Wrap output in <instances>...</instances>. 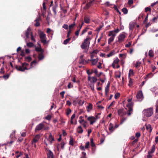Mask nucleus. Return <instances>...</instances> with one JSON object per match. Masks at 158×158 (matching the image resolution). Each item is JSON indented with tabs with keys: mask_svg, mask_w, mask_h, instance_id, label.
Instances as JSON below:
<instances>
[{
	"mask_svg": "<svg viewBox=\"0 0 158 158\" xmlns=\"http://www.w3.org/2000/svg\"><path fill=\"white\" fill-rule=\"evenodd\" d=\"M40 38H46V35L44 32L41 31L40 34Z\"/></svg>",
	"mask_w": 158,
	"mask_h": 158,
	"instance_id": "c756f323",
	"label": "nucleus"
},
{
	"mask_svg": "<svg viewBox=\"0 0 158 158\" xmlns=\"http://www.w3.org/2000/svg\"><path fill=\"white\" fill-rule=\"evenodd\" d=\"M135 26V24L134 23H130L129 27V29L131 31H133Z\"/></svg>",
	"mask_w": 158,
	"mask_h": 158,
	"instance_id": "bb28decb",
	"label": "nucleus"
},
{
	"mask_svg": "<svg viewBox=\"0 0 158 158\" xmlns=\"http://www.w3.org/2000/svg\"><path fill=\"white\" fill-rule=\"evenodd\" d=\"M144 115L147 117L151 116L153 113V109L151 107L144 109L143 111Z\"/></svg>",
	"mask_w": 158,
	"mask_h": 158,
	"instance_id": "39448f33",
	"label": "nucleus"
},
{
	"mask_svg": "<svg viewBox=\"0 0 158 158\" xmlns=\"http://www.w3.org/2000/svg\"><path fill=\"white\" fill-rule=\"evenodd\" d=\"M85 101L83 99H80L78 101V103L80 105H82L84 103Z\"/></svg>",
	"mask_w": 158,
	"mask_h": 158,
	"instance_id": "a19ab883",
	"label": "nucleus"
},
{
	"mask_svg": "<svg viewBox=\"0 0 158 158\" xmlns=\"http://www.w3.org/2000/svg\"><path fill=\"white\" fill-rule=\"evenodd\" d=\"M89 28L87 27L85 28L82 31L81 33V35H83L88 30Z\"/></svg>",
	"mask_w": 158,
	"mask_h": 158,
	"instance_id": "37998d69",
	"label": "nucleus"
},
{
	"mask_svg": "<svg viewBox=\"0 0 158 158\" xmlns=\"http://www.w3.org/2000/svg\"><path fill=\"white\" fill-rule=\"evenodd\" d=\"M119 61V60L117 58L116 60L114 61L113 63L114 64H117L118 63Z\"/></svg>",
	"mask_w": 158,
	"mask_h": 158,
	"instance_id": "680f3d73",
	"label": "nucleus"
},
{
	"mask_svg": "<svg viewBox=\"0 0 158 158\" xmlns=\"http://www.w3.org/2000/svg\"><path fill=\"white\" fill-rule=\"evenodd\" d=\"M141 136V134L140 132H138L135 134V136L136 137V138H138L140 137Z\"/></svg>",
	"mask_w": 158,
	"mask_h": 158,
	"instance_id": "4d7b16f0",
	"label": "nucleus"
},
{
	"mask_svg": "<svg viewBox=\"0 0 158 158\" xmlns=\"http://www.w3.org/2000/svg\"><path fill=\"white\" fill-rule=\"evenodd\" d=\"M129 83L128 84V85L130 86H131L133 85V79L129 77Z\"/></svg>",
	"mask_w": 158,
	"mask_h": 158,
	"instance_id": "49530a36",
	"label": "nucleus"
},
{
	"mask_svg": "<svg viewBox=\"0 0 158 158\" xmlns=\"http://www.w3.org/2000/svg\"><path fill=\"white\" fill-rule=\"evenodd\" d=\"M134 74V72L133 70L131 69H130L129 71V73L128 74V77L129 78L130 77V76L131 75L133 76Z\"/></svg>",
	"mask_w": 158,
	"mask_h": 158,
	"instance_id": "58836bf2",
	"label": "nucleus"
},
{
	"mask_svg": "<svg viewBox=\"0 0 158 158\" xmlns=\"http://www.w3.org/2000/svg\"><path fill=\"white\" fill-rule=\"evenodd\" d=\"M91 80L92 81V82L93 83H95L96 82V81H97V79L96 77H91Z\"/></svg>",
	"mask_w": 158,
	"mask_h": 158,
	"instance_id": "c03bdc74",
	"label": "nucleus"
},
{
	"mask_svg": "<svg viewBox=\"0 0 158 158\" xmlns=\"http://www.w3.org/2000/svg\"><path fill=\"white\" fill-rule=\"evenodd\" d=\"M146 128L148 132L151 133L152 130V128L150 124L146 125Z\"/></svg>",
	"mask_w": 158,
	"mask_h": 158,
	"instance_id": "aec40b11",
	"label": "nucleus"
},
{
	"mask_svg": "<svg viewBox=\"0 0 158 158\" xmlns=\"http://www.w3.org/2000/svg\"><path fill=\"white\" fill-rule=\"evenodd\" d=\"M125 37L126 36L123 33L120 34L118 37V42L119 43H122Z\"/></svg>",
	"mask_w": 158,
	"mask_h": 158,
	"instance_id": "1a4fd4ad",
	"label": "nucleus"
},
{
	"mask_svg": "<svg viewBox=\"0 0 158 158\" xmlns=\"http://www.w3.org/2000/svg\"><path fill=\"white\" fill-rule=\"evenodd\" d=\"M141 64V63L140 62H136L135 66V67L137 68L138 66H140Z\"/></svg>",
	"mask_w": 158,
	"mask_h": 158,
	"instance_id": "69168bd1",
	"label": "nucleus"
},
{
	"mask_svg": "<svg viewBox=\"0 0 158 158\" xmlns=\"http://www.w3.org/2000/svg\"><path fill=\"white\" fill-rule=\"evenodd\" d=\"M35 49V50L37 52H44V50L41 47H36Z\"/></svg>",
	"mask_w": 158,
	"mask_h": 158,
	"instance_id": "c85d7f7f",
	"label": "nucleus"
},
{
	"mask_svg": "<svg viewBox=\"0 0 158 158\" xmlns=\"http://www.w3.org/2000/svg\"><path fill=\"white\" fill-rule=\"evenodd\" d=\"M44 58V56L43 54V52H41L39 54L38 56L39 60H41L43 59Z\"/></svg>",
	"mask_w": 158,
	"mask_h": 158,
	"instance_id": "cd10ccee",
	"label": "nucleus"
},
{
	"mask_svg": "<svg viewBox=\"0 0 158 158\" xmlns=\"http://www.w3.org/2000/svg\"><path fill=\"white\" fill-rule=\"evenodd\" d=\"M75 22H74L73 24L70 25L69 26V30H71V29L73 28L75 26Z\"/></svg>",
	"mask_w": 158,
	"mask_h": 158,
	"instance_id": "09e8293b",
	"label": "nucleus"
},
{
	"mask_svg": "<svg viewBox=\"0 0 158 158\" xmlns=\"http://www.w3.org/2000/svg\"><path fill=\"white\" fill-rule=\"evenodd\" d=\"M74 140L73 137L70 136L69 144L72 146H73L74 145Z\"/></svg>",
	"mask_w": 158,
	"mask_h": 158,
	"instance_id": "4be33fe9",
	"label": "nucleus"
},
{
	"mask_svg": "<svg viewBox=\"0 0 158 158\" xmlns=\"http://www.w3.org/2000/svg\"><path fill=\"white\" fill-rule=\"evenodd\" d=\"M87 73L89 75H91L93 73V72L92 70L90 72L89 70H88L87 71Z\"/></svg>",
	"mask_w": 158,
	"mask_h": 158,
	"instance_id": "338daca9",
	"label": "nucleus"
},
{
	"mask_svg": "<svg viewBox=\"0 0 158 158\" xmlns=\"http://www.w3.org/2000/svg\"><path fill=\"white\" fill-rule=\"evenodd\" d=\"M93 4L91 2H89L87 3L84 7V9L85 10H88Z\"/></svg>",
	"mask_w": 158,
	"mask_h": 158,
	"instance_id": "412c9836",
	"label": "nucleus"
},
{
	"mask_svg": "<svg viewBox=\"0 0 158 158\" xmlns=\"http://www.w3.org/2000/svg\"><path fill=\"white\" fill-rule=\"evenodd\" d=\"M87 111L88 112H89L93 108V105L92 104L89 103L88 106L87 107Z\"/></svg>",
	"mask_w": 158,
	"mask_h": 158,
	"instance_id": "b1692460",
	"label": "nucleus"
},
{
	"mask_svg": "<svg viewBox=\"0 0 158 158\" xmlns=\"http://www.w3.org/2000/svg\"><path fill=\"white\" fill-rule=\"evenodd\" d=\"M79 63L80 64H86L88 63V62H87V61L83 59H81L79 60Z\"/></svg>",
	"mask_w": 158,
	"mask_h": 158,
	"instance_id": "393cba45",
	"label": "nucleus"
},
{
	"mask_svg": "<svg viewBox=\"0 0 158 158\" xmlns=\"http://www.w3.org/2000/svg\"><path fill=\"white\" fill-rule=\"evenodd\" d=\"M118 114L121 116H122L126 114V112L124 111V110L123 108L118 110Z\"/></svg>",
	"mask_w": 158,
	"mask_h": 158,
	"instance_id": "9b49d317",
	"label": "nucleus"
},
{
	"mask_svg": "<svg viewBox=\"0 0 158 158\" xmlns=\"http://www.w3.org/2000/svg\"><path fill=\"white\" fill-rule=\"evenodd\" d=\"M40 135L37 134L35 135L34 138L31 140L32 145L34 146L35 148H36V143H37L40 138Z\"/></svg>",
	"mask_w": 158,
	"mask_h": 158,
	"instance_id": "423d86ee",
	"label": "nucleus"
},
{
	"mask_svg": "<svg viewBox=\"0 0 158 158\" xmlns=\"http://www.w3.org/2000/svg\"><path fill=\"white\" fill-rule=\"evenodd\" d=\"M33 45V44L32 42H29L27 44V45L29 47H31Z\"/></svg>",
	"mask_w": 158,
	"mask_h": 158,
	"instance_id": "603ef678",
	"label": "nucleus"
},
{
	"mask_svg": "<svg viewBox=\"0 0 158 158\" xmlns=\"http://www.w3.org/2000/svg\"><path fill=\"white\" fill-rule=\"evenodd\" d=\"M75 114H73L72 115L71 117V121H70V123L72 124H73L74 123L73 121V119L75 118Z\"/></svg>",
	"mask_w": 158,
	"mask_h": 158,
	"instance_id": "e433bc0d",
	"label": "nucleus"
},
{
	"mask_svg": "<svg viewBox=\"0 0 158 158\" xmlns=\"http://www.w3.org/2000/svg\"><path fill=\"white\" fill-rule=\"evenodd\" d=\"M122 11L125 15L127 14L128 12V10L126 8H124L122 9Z\"/></svg>",
	"mask_w": 158,
	"mask_h": 158,
	"instance_id": "ea45409f",
	"label": "nucleus"
},
{
	"mask_svg": "<svg viewBox=\"0 0 158 158\" xmlns=\"http://www.w3.org/2000/svg\"><path fill=\"white\" fill-rule=\"evenodd\" d=\"M157 18H156L154 17L152 19V21L153 22V23H155V22H156L157 21Z\"/></svg>",
	"mask_w": 158,
	"mask_h": 158,
	"instance_id": "0e129e2a",
	"label": "nucleus"
},
{
	"mask_svg": "<svg viewBox=\"0 0 158 158\" xmlns=\"http://www.w3.org/2000/svg\"><path fill=\"white\" fill-rule=\"evenodd\" d=\"M71 37L68 38V39H66L64 41L63 44L65 45L67 44L71 40Z\"/></svg>",
	"mask_w": 158,
	"mask_h": 158,
	"instance_id": "4c0bfd02",
	"label": "nucleus"
},
{
	"mask_svg": "<svg viewBox=\"0 0 158 158\" xmlns=\"http://www.w3.org/2000/svg\"><path fill=\"white\" fill-rule=\"evenodd\" d=\"M71 110L69 108H67L66 110V114L68 115L71 112Z\"/></svg>",
	"mask_w": 158,
	"mask_h": 158,
	"instance_id": "79ce46f5",
	"label": "nucleus"
},
{
	"mask_svg": "<svg viewBox=\"0 0 158 158\" xmlns=\"http://www.w3.org/2000/svg\"><path fill=\"white\" fill-rule=\"evenodd\" d=\"M120 96V94L119 93H117L114 95V98L115 99L119 98Z\"/></svg>",
	"mask_w": 158,
	"mask_h": 158,
	"instance_id": "864d4df0",
	"label": "nucleus"
},
{
	"mask_svg": "<svg viewBox=\"0 0 158 158\" xmlns=\"http://www.w3.org/2000/svg\"><path fill=\"white\" fill-rule=\"evenodd\" d=\"M89 60V61H91V62L92 65H95L98 62V58H97L96 59H91Z\"/></svg>",
	"mask_w": 158,
	"mask_h": 158,
	"instance_id": "6ab92c4d",
	"label": "nucleus"
},
{
	"mask_svg": "<svg viewBox=\"0 0 158 158\" xmlns=\"http://www.w3.org/2000/svg\"><path fill=\"white\" fill-rule=\"evenodd\" d=\"M47 156L48 158H54L53 153L51 150L48 151Z\"/></svg>",
	"mask_w": 158,
	"mask_h": 158,
	"instance_id": "4468645a",
	"label": "nucleus"
},
{
	"mask_svg": "<svg viewBox=\"0 0 158 158\" xmlns=\"http://www.w3.org/2000/svg\"><path fill=\"white\" fill-rule=\"evenodd\" d=\"M77 133L80 134H81L83 133V130L81 126H80L77 127Z\"/></svg>",
	"mask_w": 158,
	"mask_h": 158,
	"instance_id": "dca6fc26",
	"label": "nucleus"
},
{
	"mask_svg": "<svg viewBox=\"0 0 158 158\" xmlns=\"http://www.w3.org/2000/svg\"><path fill=\"white\" fill-rule=\"evenodd\" d=\"M134 140L133 141L132 143V145H134L138 141L139 139L136 138V139L133 140Z\"/></svg>",
	"mask_w": 158,
	"mask_h": 158,
	"instance_id": "6e6d98bb",
	"label": "nucleus"
},
{
	"mask_svg": "<svg viewBox=\"0 0 158 158\" xmlns=\"http://www.w3.org/2000/svg\"><path fill=\"white\" fill-rule=\"evenodd\" d=\"M84 22H82V23L81 24H79V27H77V28H78L79 29H80V30H81V28L83 26V25H84Z\"/></svg>",
	"mask_w": 158,
	"mask_h": 158,
	"instance_id": "e2e57ef3",
	"label": "nucleus"
},
{
	"mask_svg": "<svg viewBox=\"0 0 158 158\" xmlns=\"http://www.w3.org/2000/svg\"><path fill=\"white\" fill-rule=\"evenodd\" d=\"M155 145L153 144L152 146V148L151 150L148 152V153H151L152 154L153 153L155 150Z\"/></svg>",
	"mask_w": 158,
	"mask_h": 158,
	"instance_id": "a878e982",
	"label": "nucleus"
},
{
	"mask_svg": "<svg viewBox=\"0 0 158 158\" xmlns=\"http://www.w3.org/2000/svg\"><path fill=\"white\" fill-rule=\"evenodd\" d=\"M48 140L50 144H52L53 143L54 140V138L52 134H49Z\"/></svg>",
	"mask_w": 158,
	"mask_h": 158,
	"instance_id": "9d476101",
	"label": "nucleus"
},
{
	"mask_svg": "<svg viewBox=\"0 0 158 158\" xmlns=\"http://www.w3.org/2000/svg\"><path fill=\"white\" fill-rule=\"evenodd\" d=\"M108 129L111 132H113L114 130V128L113 125L111 123H110L109 125Z\"/></svg>",
	"mask_w": 158,
	"mask_h": 158,
	"instance_id": "f3484780",
	"label": "nucleus"
},
{
	"mask_svg": "<svg viewBox=\"0 0 158 158\" xmlns=\"http://www.w3.org/2000/svg\"><path fill=\"white\" fill-rule=\"evenodd\" d=\"M55 5L53 6L52 10L54 13V15H56V10L58 7V4L56 2H55Z\"/></svg>",
	"mask_w": 158,
	"mask_h": 158,
	"instance_id": "2eb2a0df",
	"label": "nucleus"
},
{
	"mask_svg": "<svg viewBox=\"0 0 158 158\" xmlns=\"http://www.w3.org/2000/svg\"><path fill=\"white\" fill-rule=\"evenodd\" d=\"M148 55L150 57H153L154 56V52L153 50H150L148 52Z\"/></svg>",
	"mask_w": 158,
	"mask_h": 158,
	"instance_id": "2f4dec72",
	"label": "nucleus"
},
{
	"mask_svg": "<svg viewBox=\"0 0 158 158\" xmlns=\"http://www.w3.org/2000/svg\"><path fill=\"white\" fill-rule=\"evenodd\" d=\"M113 32L112 31H109L108 34L109 36H111L108 40V43L109 44H110L113 41L114 38L116 36V34H113Z\"/></svg>",
	"mask_w": 158,
	"mask_h": 158,
	"instance_id": "0eeeda50",
	"label": "nucleus"
},
{
	"mask_svg": "<svg viewBox=\"0 0 158 158\" xmlns=\"http://www.w3.org/2000/svg\"><path fill=\"white\" fill-rule=\"evenodd\" d=\"M65 144V143L64 142H62L60 143L61 148L62 149H63L64 148Z\"/></svg>",
	"mask_w": 158,
	"mask_h": 158,
	"instance_id": "052dcab7",
	"label": "nucleus"
},
{
	"mask_svg": "<svg viewBox=\"0 0 158 158\" xmlns=\"http://www.w3.org/2000/svg\"><path fill=\"white\" fill-rule=\"evenodd\" d=\"M136 97L137 99H140L143 98V93L141 91H139L137 92L136 94Z\"/></svg>",
	"mask_w": 158,
	"mask_h": 158,
	"instance_id": "f8f14e48",
	"label": "nucleus"
},
{
	"mask_svg": "<svg viewBox=\"0 0 158 158\" xmlns=\"http://www.w3.org/2000/svg\"><path fill=\"white\" fill-rule=\"evenodd\" d=\"M90 145L92 148L96 147L95 143L94 142L93 139L92 138L90 139Z\"/></svg>",
	"mask_w": 158,
	"mask_h": 158,
	"instance_id": "c9c22d12",
	"label": "nucleus"
},
{
	"mask_svg": "<svg viewBox=\"0 0 158 158\" xmlns=\"http://www.w3.org/2000/svg\"><path fill=\"white\" fill-rule=\"evenodd\" d=\"M89 142L88 141L86 142L85 144V148L86 149H87L89 148Z\"/></svg>",
	"mask_w": 158,
	"mask_h": 158,
	"instance_id": "5fc2aeb1",
	"label": "nucleus"
},
{
	"mask_svg": "<svg viewBox=\"0 0 158 158\" xmlns=\"http://www.w3.org/2000/svg\"><path fill=\"white\" fill-rule=\"evenodd\" d=\"M79 122L80 124H82L83 122L85 121L83 119V117L82 116H80L79 118Z\"/></svg>",
	"mask_w": 158,
	"mask_h": 158,
	"instance_id": "f704fd0d",
	"label": "nucleus"
},
{
	"mask_svg": "<svg viewBox=\"0 0 158 158\" xmlns=\"http://www.w3.org/2000/svg\"><path fill=\"white\" fill-rule=\"evenodd\" d=\"M31 28L30 27H29L26 31L25 35L26 37L27 38H29V36L30 33H31Z\"/></svg>",
	"mask_w": 158,
	"mask_h": 158,
	"instance_id": "a211bd4d",
	"label": "nucleus"
},
{
	"mask_svg": "<svg viewBox=\"0 0 158 158\" xmlns=\"http://www.w3.org/2000/svg\"><path fill=\"white\" fill-rule=\"evenodd\" d=\"M151 9L149 7H147L145 8V11L146 12H147L149 11L150 12H151Z\"/></svg>",
	"mask_w": 158,
	"mask_h": 158,
	"instance_id": "13d9d810",
	"label": "nucleus"
},
{
	"mask_svg": "<svg viewBox=\"0 0 158 158\" xmlns=\"http://www.w3.org/2000/svg\"><path fill=\"white\" fill-rule=\"evenodd\" d=\"M132 99H127L128 103L126 105V106L128 108V110L127 112L128 116H130L133 111V107L134 103L131 102Z\"/></svg>",
	"mask_w": 158,
	"mask_h": 158,
	"instance_id": "f03ea898",
	"label": "nucleus"
},
{
	"mask_svg": "<svg viewBox=\"0 0 158 158\" xmlns=\"http://www.w3.org/2000/svg\"><path fill=\"white\" fill-rule=\"evenodd\" d=\"M156 113H158V103L156 105Z\"/></svg>",
	"mask_w": 158,
	"mask_h": 158,
	"instance_id": "774afa93",
	"label": "nucleus"
},
{
	"mask_svg": "<svg viewBox=\"0 0 158 158\" xmlns=\"http://www.w3.org/2000/svg\"><path fill=\"white\" fill-rule=\"evenodd\" d=\"M115 54V51L113 50L110 53H109L107 55V57H109L111 56H112Z\"/></svg>",
	"mask_w": 158,
	"mask_h": 158,
	"instance_id": "473e14b6",
	"label": "nucleus"
},
{
	"mask_svg": "<svg viewBox=\"0 0 158 158\" xmlns=\"http://www.w3.org/2000/svg\"><path fill=\"white\" fill-rule=\"evenodd\" d=\"M32 60V58L30 56H28L25 57V61H27L28 62H30Z\"/></svg>",
	"mask_w": 158,
	"mask_h": 158,
	"instance_id": "72a5a7b5",
	"label": "nucleus"
},
{
	"mask_svg": "<svg viewBox=\"0 0 158 158\" xmlns=\"http://www.w3.org/2000/svg\"><path fill=\"white\" fill-rule=\"evenodd\" d=\"M119 31V30L117 28L115 30L110 31H112L113 32V34H115L116 35V33H118Z\"/></svg>",
	"mask_w": 158,
	"mask_h": 158,
	"instance_id": "8fccbe9b",
	"label": "nucleus"
},
{
	"mask_svg": "<svg viewBox=\"0 0 158 158\" xmlns=\"http://www.w3.org/2000/svg\"><path fill=\"white\" fill-rule=\"evenodd\" d=\"M97 119V118H96L93 116H90L88 118L87 120L90 122V125H92L96 122Z\"/></svg>",
	"mask_w": 158,
	"mask_h": 158,
	"instance_id": "6e6552de",
	"label": "nucleus"
},
{
	"mask_svg": "<svg viewBox=\"0 0 158 158\" xmlns=\"http://www.w3.org/2000/svg\"><path fill=\"white\" fill-rule=\"evenodd\" d=\"M110 82L108 81L106 86L105 87V94L106 95H107L109 92V87L110 86Z\"/></svg>",
	"mask_w": 158,
	"mask_h": 158,
	"instance_id": "ddd939ff",
	"label": "nucleus"
},
{
	"mask_svg": "<svg viewBox=\"0 0 158 158\" xmlns=\"http://www.w3.org/2000/svg\"><path fill=\"white\" fill-rule=\"evenodd\" d=\"M28 65V63L24 62L22 63V66L16 65L15 66V68L18 70L24 71L25 70H28L29 69V68L27 67Z\"/></svg>",
	"mask_w": 158,
	"mask_h": 158,
	"instance_id": "f257e3e1",
	"label": "nucleus"
},
{
	"mask_svg": "<svg viewBox=\"0 0 158 158\" xmlns=\"http://www.w3.org/2000/svg\"><path fill=\"white\" fill-rule=\"evenodd\" d=\"M10 75V74H8L6 75H4L2 76V77L5 79V80H6L8 79Z\"/></svg>",
	"mask_w": 158,
	"mask_h": 158,
	"instance_id": "a18cd8bd",
	"label": "nucleus"
},
{
	"mask_svg": "<svg viewBox=\"0 0 158 158\" xmlns=\"http://www.w3.org/2000/svg\"><path fill=\"white\" fill-rule=\"evenodd\" d=\"M84 22L86 23H89L90 22V19L88 16H85L84 17Z\"/></svg>",
	"mask_w": 158,
	"mask_h": 158,
	"instance_id": "5701e85b",
	"label": "nucleus"
},
{
	"mask_svg": "<svg viewBox=\"0 0 158 158\" xmlns=\"http://www.w3.org/2000/svg\"><path fill=\"white\" fill-rule=\"evenodd\" d=\"M91 38L88 36L86 37L85 39L83 42L82 43V44L81 45V48L83 49H86L87 47H89L90 44V41H88L89 40H91Z\"/></svg>",
	"mask_w": 158,
	"mask_h": 158,
	"instance_id": "7ed1b4c3",
	"label": "nucleus"
},
{
	"mask_svg": "<svg viewBox=\"0 0 158 158\" xmlns=\"http://www.w3.org/2000/svg\"><path fill=\"white\" fill-rule=\"evenodd\" d=\"M82 156L81 158H87L86 157V154L85 152H82Z\"/></svg>",
	"mask_w": 158,
	"mask_h": 158,
	"instance_id": "de8ad7c7",
	"label": "nucleus"
},
{
	"mask_svg": "<svg viewBox=\"0 0 158 158\" xmlns=\"http://www.w3.org/2000/svg\"><path fill=\"white\" fill-rule=\"evenodd\" d=\"M44 123H45V122L44 121L38 124L35 128V131H39L42 130H48L49 127L48 126H45L44 124Z\"/></svg>",
	"mask_w": 158,
	"mask_h": 158,
	"instance_id": "20e7f679",
	"label": "nucleus"
},
{
	"mask_svg": "<svg viewBox=\"0 0 158 158\" xmlns=\"http://www.w3.org/2000/svg\"><path fill=\"white\" fill-rule=\"evenodd\" d=\"M51 116L50 115H48L47 116L45 117V119L50 120H51Z\"/></svg>",
	"mask_w": 158,
	"mask_h": 158,
	"instance_id": "bf43d9fd",
	"label": "nucleus"
},
{
	"mask_svg": "<svg viewBox=\"0 0 158 158\" xmlns=\"http://www.w3.org/2000/svg\"><path fill=\"white\" fill-rule=\"evenodd\" d=\"M41 42L44 45L45 44H47V40L46 38H40Z\"/></svg>",
	"mask_w": 158,
	"mask_h": 158,
	"instance_id": "7c9ffc66",
	"label": "nucleus"
},
{
	"mask_svg": "<svg viewBox=\"0 0 158 158\" xmlns=\"http://www.w3.org/2000/svg\"><path fill=\"white\" fill-rule=\"evenodd\" d=\"M80 29H79L78 28L77 30L75 31V35L77 36V37L78 36L79 32L80 31Z\"/></svg>",
	"mask_w": 158,
	"mask_h": 158,
	"instance_id": "3c124183",
	"label": "nucleus"
}]
</instances>
